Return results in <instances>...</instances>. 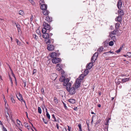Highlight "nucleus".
I'll return each mask as SVG.
<instances>
[{"instance_id": "nucleus-1", "label": "nucleus", "mask_w": 131, "mask_h": 131, "mask_svg": "<svg viewBox=\"0 0 131 131\" xmlns=\"http://www.w3.org/2000/svg\"><path fill=\"white\" fill-rule=\"evenodd\" d=\"M43 26L44 27L42 29V32H44H44H49L50 31L53 29L52 28L50 27L49 24L45 22L43 23Z\"/></svg>"}, {"instance_id": "nucleus-2", "label": "nucleus", "mask_w": 131, "mask_h": 131, "mask_svg": "<svg viewBox=\"0 0 131 131\" xmlns=\"http://www.w3.org/2000/svg\"><path fill=\"white\" fill-rule=\"evenodd\" d=\"M71 85L70 84H69V85H68V87L66 88V89L68 92H69L70 94L72 95L75 93V89L74 86L71 88Z\"/></svg>"}, {"instance_id": "nucleus-3", "label": "nucleus", "mask_w": 131, "mask_h": 131, "mask_svg": "<svg viewBox=\"0 0 131 131\" xmlns=\"http://www.w3.org/2000/svg\"><path fill=\"white\" fill-rule=\"evenodd\" d=\"M81 81L79 79H77L75 83V89H77L80 87L81 85Z\"/></svg>"}, {"instance_id": "nucleus-4", "label": "nucleus", "mask_w": 131, "mask_h": 131, "mask_svg": "<svg viewBox=\"0 0 131 131\" xmlns=\"http://www.w3.org/2000/svg\"><path fill=\"white\" fill-rule=\"evenodd\" d=\"M61 58H54L52 60V62L53 63L56 64L61 61Z\"/></svg>"}, {"instance_id": "nucleus-5", "label": "nucleus", "mask_w": 131, "mask_h": 131, "mask_svg": "<svg viewBox=\"0 0 131 131\" xmlns=\"http://www.w3.org/2000/svg\"><path fill=\"white\" fill-rule=\"evenodd\" d=\"M98 54V53L95 52L91 58V62L94 63L96 60Z\"/></svg>"}, {"instance_id": "nucleus-6", "label": "nucleus", "mask_w": 131, "mask_h": 131, "mask_svg": "<svg viewBox=\"0 0 131 131\" xmlns=\"http://www.w3.org/2000/svg\"><path fill=\"white\" fill-rule=\"evenodd\" d=\"M69 80L68 78L65 79L63 83V85L64 86H65L66 88L68 87V85H69V84H70V85H71V83L70 82H69Z\"/></svg>"}, {"instance_id": "nucleus-7", "label": "nucleus", "mask_w": 131, "mask_h": 131, "mask_svg": "<svg viewBox=\"0 0 131 131\" xmlns=\"http://www.w3.org/2000/svg\"><path fill=\"white\" fill-rule=\"evenodd\" d=\"M18 96L17 95H16L17 99L20 101L21 102H22V101H23L25 104H26V103L25 101L23 100V97L21 94L19 93V94H18Z\"/></svg>"}, {"instance_id": "nucleus-8", "label": "nucleus", "mask_w": 131, "mask_h": 131, "mask_svg": "<svg viewBox=\"0 0 131 131\" xmlns=\"http://www.w3.org/2000/svg\"><path fill=\"white\" fill-rule=\"evenodd\" d=\"M47 49L49 51H52L54 50V46L52 44H48L47 45Z\"/></svg>"}, {"instance_id": "nucleus-9", "label": "nucleus", "mask_w": 131, "mask_h": 131, "mask_svg": "<svg viewBox=\"0 0 131 131\" xmlns=\"http://www.w3.org/2000/svg\"><path fill=\"white\" fill-rule=\"evenodd\" d=\"M42 32L43 33L42 36L43 38L45 39H48L49 38V35L48 33V32Z\"/></svg>"}, {"instance_id": "nucleus-10", "label": "nucleus", "mask_w": 131, "mask_h": 131, "mask_svg": "<svg viewBox=\"0 0 131 131\" xmlns=\"http://www.w3.org/2000/svg\"><path fill=\"white\" fill-rule=\"evenodd\" d=\"M60 54L57 53L55 52H53L51 53L50 57L51 58H56L57 56H59Z\"/></svg>"}, {"instance_id": "nucleus-11", "label": "nucleus", "mask_w": 131, "mask_h": 131, "mask_svg": "<svg viewBox=\"0 0 131 131\" xmlns=\"http://www.w3.org/2000/svg\"><path fill=\"white\" fill-rule=\"evenodd\" d=\"M115 20L116 21H118L121 23V22L122 21V17L121 16L119 15L117 17V18H115Z\"/></svg>"}, {"instance_id": "nucleus-12", "label": "nucleus", "mask_w": 131, "mask_h": 131, "mask_svg": "<svg viewBox=\"0 0 131 131\" xmlns=\"http://www.w3.org/2000/svg\"><path fill=\"white\" fill-rule=\"evenodd\" d=\"M40 8L41 9L43 10H46L47 8V5L45 4H42L41 5Z\"/></svg>"}, {"instance_id": "nucleus-13", "label": "nucleus", "mask_w": 131, "mask_h": 131, "mask_svg": "<svg viewBox=\"0 0 131 131\" xmlns=\"http://www.w3.org/2000/svg\"><path fill=\"white\" fill-rule=\"evenodd\" d=\"M93 62H90L88 64H87L86 66L87 68L89 69H90L93 66Z\"/></svg>"}, {"instance_id": "nucleus-14", "label": "nucleus", "mask_w": 131, "mask_h": 131, "mask_svg": "<svg viewBox=\"0 0 131 131\" xmlns=\"http://www.w3.org/2000/svg\"><path fill=\"white\" fill-rule=\"evenodd\" d=\"M52 19L51 17H49V16H48L46 17L45 20L48 23H49L52 21Z\"/></svg>"}, {"instance_id": "nucleus-15", "label": "nucleus", "mask_w": 131, "mask_h": 131, "mask_svg": "<svg viewBox=\"0 0 131 131\" xmlns=\"http://www.w3.org/2000/svg\"><path fill=\"white\" fill-rule=\"evenodd\" d=\"M51 77L52 80H55L57 78V75L55 73H53L51 75Z\"/></svg>"}, {"instance_id": "nucleus-16", "label": "nucleus", "mask_w": 131, "mask_h": 131, "mask_svg": "<svg viewBox=\"0 0 131 131\" xmlns=\"http://www.w3.org/2000/svg\"><path fill=\"white\" fill-rule=\"evenodd\" d=\"M122 4V2L121 1H118L117 3V6L118 8L120 9L121 8Z\"/></svg>"}, {"instance_id": "nucleus-17", "label": "nucleus", "mask_w": 131, "mask_h": 131, "mask_svg": "<svg viewBox=\"0 0 131 131\" xmlns=\"http://www.w3.org/2000/svg\"><path fill=\"white\" fill-rule=\"evenodd\" d=\"M130 80L129 78H126L124 79H123L122 80V83H123L127 82H128Z\"/></svg>"}, {"instance_id": "nucleus-18", "label": "nucleus", "mask_w": 131, "mask_h": 131, "mask_svg": "<svg viewBox=\"0 0 131 131\" xmlns=\"http://www.w3.org/2000/svg\"><path fill=\"white\" fill-rule=\"evenodd\" d=\"M15 41L17 43V45L19 46H23L22 44H21V42L19 41V40L17 39H16Z\"/></svg>"}, {"instance_id": "nucleus-19", "label": "nucleus", "mask_w": 131, "mask_h": 131, "mask_svg": "<svg viewBox=\"0 0 131 131\" xmlns=\"http://www.w3.org/2000/svg\"><path fill=\"white\" fill-rule=\"evenodd\" d=\"M103 48L102 47H101L99 48L97 50V52H96L98 53V54L99 53H100L101 52L103 51Z\"/></svg>"}, {"instance_id": "nucleus-20", "label": "nucleus", "mask_w": 131, "mask_h": 131, "mask_svg": "<svg viewBox=\"0 0 131 131\" xmlns=\"http://www.w3.org/2000/svg\"><path fill=\"white\" fill-rule=\"evenodd\" d=\"M44 10V11L42 12L43 14L45 15H48L49 13V12L46 9Z\"/></svg>"}, {"instance_id": "nucleus-21", "label": "nucleus", "mask_w": 131, "mask_h": 131, "mask_svg": "<svg viewBox=\"0 0 131 131\" xmlns=\"http://www.w3.org/2000/svg\"><path fill=\"white\" fill-rule=\"evenodd\" d=\"M10 97L12 102L13 103H15V101L14 100V97L13 95H10Z\"/></svg>"}, {"instance_id": "nucleus-22", "label": "nucleus", "mask_w": 131, "mask_h": 131, "mask_svg": "<svg viewBox=\"0 0 131 131\" xmlns=\"http://www.w3.org/2000/svg\"><path fill=\"white\" fill-rule=\"evenodd\" d=\"M68 101L70 103H71L72 104H74V103H75V100L73 99H69L68 100Z\"/></svg>"}, {"instance_id": "nucleus-23", "label": "nucleus", "mask_w": 131, "mask_h": 131, "mask_svg": "<svg viewBox=\"0 0 131 131\" xmlns=\"http://www.w3.org/2000/svg\"><path fill=\"white\" fill-rule=\"evenodd\" d=\"M120 10L118 11V13L120 15L123 16L124 15L123 10L121 9H119Z\"/></svg>"}, {"instance_id": "nucleus-24", "label": "nucleus", "mask_w": 131, "mask_h": 131, "mask_svg": "<svg viewBox=\"0 0 131 131\" xmlns=\"http://www.w3.org/2000/svg\"><path fill=\"white\" fill-rule=\"evenodd\" d=\"M5 116L6 118H7V121L8 122H9V114L8 113V112L7 113V114L5 113Z\"/></svg>"}, {"instance_id": "nucleus-25", "label": "nucleus", "mask_w": 131, "mask_h": 131, "mask_svg": "<svg viewBox=\"0 0 131 131\" xmlns=\"http://www.w3.org/2000/svg\"><path fill=\"white\" fill-rule=\"evenodd\" d=\"M46 116L47 117V118L49 119H50V116L48 112L47 111V108L46 109Z\"/></svg>"}, {"instance_id": "nucleus-26", "label": "nucleus", "mask_w": 131, "mask_h": 131, "mask_svg": "<svg viewBox=\"0 0 131 131\" xmlns=\"http://www.w3.org/2000/svg\"><path fill=\"white\" fill-rule=\"evenodd\" d=\"M118 31L117 30H115L113 31H112L111 32V34H112L113 35H116V34L117 32Z\"/></svg>"}, {"instance_id": "nucleus-27", "label": "nucleus", "mask_w": 131, "mask_h": 131, "mask_svg": "<svg viewBox=\"0 0 131 131\" xmlns=\"http://www.w3.org/2000/svg\"><path fill=\"white\" fill-rule=\"evenodd\" d=\"M84 77V75L83 74H81L80 75L79 78L78 79H80L81 81V80H83Z\"/></svg>"}, {"instance_id": "nucleus-28", "label": "nucleus", "mask_w": 131, "mask_h": 131, "mask_svg": "<svg viewBox=\"0 0 131 131\" xmlns=\"http://www.w3.org/2000/svg\"><path fill=\"white\" fill-rule=\"evenodd\" d=\"M89 71L88 69H86L84 71V74L85 75H86L89 73Z\"/></svg>"}, {"instance_id": "nucleus-29", "label": "nucleus", "mask_w": 131, "mask_h": 131, "mask_svg": "<svg viewBox=\"0 0 131 131\" xmlns=\"http://www.w3.org/2000/svg\"><path fill=\"white\" fill-rule=\"evenodd\" d=\"M62 76V78H60L59 79V81L61 82H63L66 78L64 76Z\"/></svg>"}, {"instance_id": "nucleus-30", "label": "nucleus", "mask_w": 131, "mask_h": 131, "mask_svg": "<svg viewBox=\"0 0 131 131\" xmlns=\"http://www.w3.org/2000/svg\"><path fill=\"white\" fill-rule=\"evenodd\" d=\"M45 41L47 44L48 43H52L50 39H48L47 40L46 39L45 40Z\"/></svg>"}, {"instance_id": "nucleus-31", "label": "nucleus", "mask_w": 131, "mask_h": 131, "mask_svg": "<svg viewBox=\"0 0 131 131\" xmlns=\"http://www.w3.org/2000/svg\"><path fill=\"white\" fill-rule=\"evenodd\" d=\"M27 129L29 130L30 131H33V129L32 127H31L29 125L27 127Z\"/></svg>"}, {"instance_id": "nucleus-32", "label": "nucleus", "mask_w": 131, "mask_h": 131, "mask_svg": "<svg viewBox=\"0 0 131 131\" xmlns=\"http://www.w3.org/2000/svg\"><path fill=\"white\" fill-rule=\"evenodd\" d=\"M17 124L19 125V126H20V125H22L20 121L18 119H17Z\"/></svg>"}, {"instance_id": "nucleus-33", "label": "nucleus", "mask_w": 131, "mask_h": 131, "mask_svg": "<svg viewBox=\"0 0 131 131\" xmlns=\"http://www.w3.org/2000/svg\"><path fill=\"white\" fill-rule=\"evenodd\" d=\"M15 24L16 25V27L18 29V32H19L20 31V25H17L15 23Z\"/></svg>"}, {"instance_id": "nucleus-34", "label": "nucleus", "mask_w": 131, "mask_h": 131, "mask_svg": "<svg viewBox=\"0 0 131 131\" xmlns=\"http://www.w3.org/2000/svg\"><path fill=\"white\" fill-rule=\"evenodd\" d=\"M79 127V131H82V128H81V124L80 123H79L78 125V126Z\"/></svg>"}, {"instance_id": "nucleus-35", "label": "nucleus", "mask_w": 131, "mask_h": 131, "mask_svg": "<svg viewBox=\"0 0 131 131\" xmlns=\"http://www.w3.org/2000/svg\"><path fill=\"white\" fill-rule=\"evenodd\" d=\"M19 13L20 15H23L24 14V12L23 11L21 10L19 11Z\"/></svg>"}, {"instance_id": "nucleus-36", "label": "nucleus", "mask_w": 131, "mask_h": 131, "mask_svg": "<svg viewBox=\"0 0 131 131\" xmlns=\"http://www.w3.org/2000/svg\"><path fill=\"white\" fill-rule=\"evenodd\" d=\"M53 101L56 104H57V103H58V100L56 97H54Z\"/></svg>"}, {"instance_id": "nucleus-37", "label": "nucleus", "mask_w": 131, "mask_h": 131, "mask_svg": "<svg viewBox=\"0 0 131 131\" xmlns=\"http://www.w3.org/2000/svg\"><path fill=\"white\" fill-rule=\"evenodd\" d=\"M101 121V120L100 119H99L95 123V125H96L97 124H100Z\"/></svg>"}, {"instance_id": "nucleus-38", "label": "nucleus", "mask_w": 131, "mask_h": 131, "mask_svg": "<svg viewBox=\"0 0 131 131\" xmlns=\"http://www.w3.org/2000/svg\"><path fill=\"white\" fill-rule=\"evenodd\" d=\"M111 39L113 40L114 42H115L117 40L116 37L115 36H114L113 37H112Z\"/></svg>"}, {"instance_id": "nucleus-39", "label": "nucleus", "mask_w": 131, "mask_h": 131, "mask_svg": "<svg viewBox=\"0 0 131 131\" xmlns=\"http://www.w3.org/2000/svg\"><path fill=\"white\" fill-rule=\"evenodd\" d=\"M114 53L113 52H112L111 51H109L107 52H104L103 54V56H105V55H104L106 53Z\"/></svg>"}, {"instance_id": "nucleus-40", "label": "nucleus", "mask_w": 131, "mask_h": 131, "mask_svg": "<svg viewBox=\"0 0 131 131\" xmlns=\"http://www.w3.org/2000/svg\"><path fill=\"white\" fill-rule=\"evenodd\" d=\"M114 43L112 41H110L109 43V45L110 46H112L113 45Z\"/></svg>"}, {"instance_id": "nucleus-41", "label": "nucleus", "mask_w": 131, "mask_h": 131, "mask_svg": "<svg viewBox=\"0 0 131 131\" xmlns=\"http://www.w3.org/2000/svg\"><path fill=\"white\" fill-rule=\"evenodd\" d=\"M103 46L105 47H107L108 45V43L106 42H104Z\"/></svg>"}, {"instance_id": "nucleus-42", "label": "nucleus", "mask_w": 131, "mask_h": 131, "mask_svg": "<svg viewBox=\"0 0 131 131\" xmlns=\"http://www.w3.org/2000/svg\"><path fill=\"white\" fill-rule=\"evenodd\" d=\"M127 56L129 58H131V52H127Z\"/></svg>"}, {"instance_id": "nucleus-43", "label": "nucleus", "mask_w": 131, "mask_h": 131, "mask_svg": "<svg viewBox=\"0 0 131 131\" xmlns=\"http://www.w3.org/2000/svg\"><path fill=\"white\" fill-rule=\"evenodd\" d=\"M38 112L40 114H41V110L40 108L39 107H38Z\"/></svg>"}, {"instance_id": "nucleus-44", "label": "nucleus", "mask_w": 131, "mask_h": 131, "mask_svg": "<svg viewBox=\"0 0 131 131\" xmlns=\"http://www.w3.org/2000/svg\"><path fill=\"white\" fill-rule=\"evenodd\" d=\"M9 79H10V82H11V84H12V86H13V81H12V78L11 77H10V75H9Z\"/></svg>"}, {"instance_id": "nucleus-45", "label": "nucleus", "mask_w": 131, "mask_h": 131, "mask_svg": "<svg viewBox=\"0 0 131 131\" xmlns=\"http://www.w3.org/2000/svg\"><path fill=\"white\" fill-rule=\"evenodd\" d=\"M41 91L42 92V93L43 94H44L45 93V92L44 91V89L43 88H42L41 89Z\"/></svg>"}, {"instance_id": "nucleus-46", "label": "nucleus", "mask_w": 131, "mask_h": 131, "mask_svg": "<svg viewBox=\"0 0 131 131\" xmlns=\"http://www.w3.org/2000/svg\"><path fill=\"white\" fill-rule=\"evenodd\" d=\"M120 25V24L119 23H116V28H118V27H119Z\"/></svg>"}, {"instance_id": "nucleus-47", "label": "nucleus", "mask_w": 131, "mask_h": 131, "mask_svg": "<svg viewBox=\"0 0 131 131\" xmlns=\"http://www.w3.org/2000/svg\"><path fill=\"white\" fill-rule=\"evenodd\" d=\"M52 117L54 118V121H55L56 122L57 121L56 118L55 117L54 115V114H53L52 115Z\"/></svg>"}, {"instance_id": "nucleus-48", "label": "nucleus", "mask_w": 131, "mask_h": 131, "mask_svg": "<svg viewBox=\"0 0 131 131\" xmlns=\"http://www.w3.org/2000/svg\"><path fill=\"white\" fill-rule=\"evenodd\" d=\"M56 68L57 70L58 71H60L61 70H62V69L61 67H56Z\"/></svg>"}, {"instance_id": "nucleus-49", "label": "nucleus", "mask_w": 131, "mask_h": 131, "mask_svg": "<svg viewBox=\"0 0 131 131\" xmlns=\"http://www.w3.org/2000/svg\"><path fill=\"white\" fill-rule=\"evenodd\" d=\"M42 121L45 124H47V121L45 120L44 118H42Z\"/></svg>"}, {"instance_id": "nucleus-50", "label": "nucleus", "mask_w": 131, "mask_h": 131, "mask_svg": "<svg viewBox=\"0 0 131 131\" xmlns=\"http://www.w3.org/2000/svg\"><path fill=\"white\" fill-rule=\"evenodd\" d=\"M24 125L25 127H27V126L29 125L28 123H25L24 124Z\"/></svg>"}, {"instance_id": "nucleus-51", "label": "nucleus", "mask_w": 131, "mask_h": 131, "mask_svg": "<svg viewBox=\"0 0 131 131\" xmlns=\"http://www.w3.org/2000/svg\"><path fill=\"white\" fill-rule=\"evenodd\" d=\"M3 126V131H7L6 128L3 125L2 126Z\"/></svg>"}, {"instance_id": "nucleus-52", "label": "nucleus", "mask_w": 131, "mask_h": 131, "mask_svg": "<svg viewBox=\"0 0 131 131\" xmlns=\"http://www.w3.org/2000/svg\"><path fill=\"white\" fill-rule=\"evenodd\" d=\"M62 67L61 66V65L60 64H57L56 67Z\"/></svg>"}, {"instance_id": "nucleus-53", "label": "nucleus", "mask_w": 131, "mask_h": 131, "mask_svg": "<svg viewBox=\"0 0 131 131\" xmlns=\"http://www.w3.org/2000/svg\"><path fill=\"white\" fill-rule=\"evenodd\" d=\"M63 104L64 105V108H65L66 109H67V106L66 105V104L64 103V102H63Z\"/></svg>"}, {"instance_id": "nucleus-54", "label": "nucleus", "mask_w": 131, "mask_h": 131, "mask_svg": "<svg viewBox=\"0 0 131 131\" xmlns=\"http://www.w3.org/2000/svg\"><path fill=\"white\" fill-rule=\"evenodd\" d=\"M121 50L119 48L118 49V50H116V52L117 53H118L119 52H120L121 51Z\"/></svg>"}, {"instance_id": "nucleus-55", "label": "nucleus", "mask_w": 131, "mask_h": 131, "mask_svg": "<svg viewBox=\"0 0 131 131\" xmlns=\"http://www.w3.org/2000/svg\"><path fill=\"white\" fill-rule=\"evenodd\" d=\"M68 129L69 131H70V129H71V127L68 126Z\"/></svg>"}, {"instance_id": "nucleus-56", "label": "nucleus", "mask_w": 131, "mask_h": 131, "mask_svg": "<svg viewBox=\"0 0 131 131\" xmlns=\"http://www.w3.org/2000/svg\"><path fill=\"white\" fill-rule=\"evenodd\" d=\"M74 110L75 111H78L77 107H75L74 108Z\"/></svg>"}, {"instance_id": "nucleus-57", "label": "nucleus", "mask_w": 131, "mask_h": 131, "mask_svg": "<svg viewBox=\"0 0 131 131\" xmlns=\"http://www.w3.org/2000/svg\"><path fill=\"white\" fill-rule=\"evenodd\" d=\"M109 36L111 38H112V37H113L114 36H113V35L111 33L110 34Z\"/></svg>"}, {"instance_id": "nucleus-58", "label": "nucleus", "mask_w": 131, "mask_h": 131, "mask_svg": "<svg viewBox=\"0 0 131 131\" xmlns=\"http://www.w3.org/2000/svg\"><path fill=\"white\" fill-rule=\"evenodd\" d=\"M36 72V70L35 69H33V74Z\"/></svg>"}, {"instance_id": "nucleus-59", "label": "nucleus", "mask_w": 131, "mask_h": 131, "mask_svg": "<svg viewBox=\"0 0 131 131\" xmlns=\"http://www.w3.org/2000/svg\"><path fill=\"white\" fill-rule=\"evenodd\" d=\"M86 123L87 124V128L88 129L89 128V125L88 123H87V122H86Z\"/></svg>"}, {"instance_id": "nucleus-60", "label": "nucleus", "mask_w": 131, "mask_h": 131, "mask_svg": "<svg viewBox=\"0 0 131 131\" xmlns=\"http://www.w3.org/2000/svg\"><path fill=\"white\" fill-rule=\"evenodd\" d=\"M56 127L58 129H59V125L58 123L56 124Z\"/></svg>"}, {"instance_id": "nucleus-61", "label": "nucleus", "mask_w": 131, "mask_h": 131, "mask_svg": "<svg viewBox=\"0 0 131 131\" xmlns=\"http://www.w3.org/2000/svg\"><path fill=\"white\" fill-rule=\"evenodd\" d=\"M123 48V45H122L121 46L120 48H119L121 50L122 49V48Z\"/></svg>"}, {"instance_id": "nucleus-62", "label": "nucleus", "mask_w": 131, "mask_h": 131, "mask_svg": "<svg viewBox=\"0 0 131 131\" xmlns=\"http://www.w3.org/2000/svg\"><path fill=\"white\" fill-rule=\"evenodd\" d=\"M24 86L25 87L26 86V82H24Z\"/></svg>"}, {"instance_id": "nucleus-63", "label": "nucleus", "mask_w": 131, "mask_h": 131, "mask_svg": "<svg viewBox=\"0 0 131 131\" xmlns=\"http://www.w3.org/2000/svg\"><path fill=\"white\" fill-rule=\"evenodd\" d=\"M51 42H52V43H53V42L54 40L53 39H51Z\"/></svg>"}, {"instance_id": "nucleus-64", "label": "nucleus", "mask_w": 131, "mask_h": 131, "mask_svg": "<svg viewBox=\"0 0 131 131\" xmlns=\"http://www.w3.org/2000/svg\"><path fill=\"white\" fill-rule=\"evenodd\" d=\"M34 36H35V37H34V38L35 39H37L38 38V36H36L35 35V34L34 35Z\"/></svg>"}]
</instances>
